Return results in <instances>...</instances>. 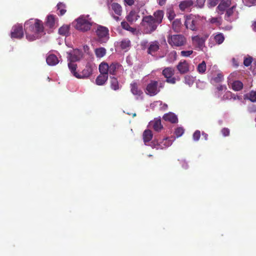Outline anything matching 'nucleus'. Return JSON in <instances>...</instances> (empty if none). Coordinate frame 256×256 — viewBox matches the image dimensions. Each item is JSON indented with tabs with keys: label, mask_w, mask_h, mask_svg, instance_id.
<instances>
[{
	"label": "nucleus",
	"mask_w": 256,
	"mask_h": 256,
	"mask_svg": "<svg viewBox=\"0 0 256 256\" xmlns=\"http://www.w3.org/2000/svg\"><path fill=\"white\" fill-rule=\"evenodd\" d=\"M164 12L162 10H157L153 15L143 16L141 24L144 28V32L146 34H150L154 32L159 24L163 20Z\"/></svg>",
	"instance_id": "obj_1"
},
{
	"label": "nucleus",
	"mask_w": 256,
	"mask_h": 256,
	"mask_svg": "<svg viewBox=\"0 0 256 256\" xmlns=\"http://www.w3.org/2000/svg\"><path fill=\"white\" fill-rule=\"evenodd\" d=\"M26 38L29 41L39 38L44 32L43 22L38 19L30 18L24 24Z\"/></svg>",
	"instance_id": "obj_2"
},
{
	"label": "nucleus",
	"mask_w": 256,
	"mask_h": 256,
	"mask_svg": "<svg viewBox=\"0 0 256 256\" xmlns=\"http://www.w3.org/2000/svg\"><path fill=\"white\" fill-rule=\"evenodd\" d=\"M73 24L75 28L82 32L89 31L95 23L88 14H82L75 20Z\"/></svg>",
	"instance_id": "obj_3"
},
{
	"label": "nucleus",
	"mask_w": 256,
	"mask_h": 256,
	"mask_svg": "<svg viewBox=\"0 0 256 256\" xmlns=\"http://www.w3.org/2000/svg\"><path fill=\"white\" fill-rule=\"evenodd\" d=\"M184 26L187 29L192 31H196L202 24L203 17L198 15L190 14L184 16Z\"/></svg>",
	"instance_id": "obj_4"
},
{
	"label": "nucleus",
	"mask_w": 256,
	"mask_h": 256,
	"mask_svg": "<svg viewBox=\"0 0 256 256\" xmlns=\"http://www.w3.org/2000/svg\"><path fill=\"white\" fill-rule=\"evenodd\" d=\"M164 81L150 80L146 85L145 92L150 96H154L158 94L160 90L164 86Z\"/></svg>",
	"instance_id": "obj_5"
},
{
	"label": "nucleus",
	"mask_w": 256,
	"mask_h": 256,
	"mask_svg": "<svg viewBox=\"0 0 256 256\" xmlns=\"http://www.w3.org/2000/svg\"><path fill=\"white\" fill-rule=\"evenodd\" d=\"M210 82L219 92L223 90V86L222 83L223 80L224 76L222 72L219 71L212 72L210 75ZM219 93L218 94V95Z\"/></svg>",
	"instance_id": "obj_6"
},
{
	"label": "nucleus",
	"mask_w": 256,
	"mask_h": 256,
	"mask_svg": "<svg viewBox=\"0 0 256 256\" xmlns=\"http://www.w3.org/2000/svg\"><path fill=\"white\" fill-rule=\"evenodd\" d=\"M168 42L172 47H180L186 45V38L182 34L169 35Z\"/></svg>",
	"instance_id": "obj_7"
},
{
	"label": "nucleus",
	"mask_w": 256,
	"mask_h": 256,
	"mask_svg": "<svg viewBox=\"0 0 256 256\" xmlns=\"http://www.w3.org/2000/svg\"><path fill=\"white\" fill-rule=\"evenodd\" d=\"M236 73L233 72L231 74L228 78V84L230 88L234 91H240L243 88V83L238 80H236L235 78Z\"/></svg>",
	"instance_id": "obj_8"
},
{
	"label": "nucleus",
	"mask_w": 256,
	"mask_h": 256,
	"mask_svg": "<svg viewBox=\"0 0 256 256\" xmlns=\"http://www.w3.org/2000/svg\"><path fill=\"white\" fill-rule=\"evenodd\" d=\"M96 32L99 42L104 43L107 41L108 38V30L107 28L99 25Z\"/></svg>",
	"instance_id": "obj_9"
},
{
	"label": "nucleus",
	"mask_w": 256,
	"mask_h": 256,
	"mask_svg": "<svg viewBox=\"0 0 256 256\" xmlns=\"http://www.w3.org/2000/svg\"><path fill=\"white\" fill-rule=\"evenodd\" d=\"M162 74L165 78L166 82L171 84H174L176 82V78L174 77V69L172 67L164 68L162 72Z\"/></svg>",
	"instance_id": "obj_10"
},
{
	"label": "nucleus",
	"mask_w": 256,
	"mask_h": 256,
	"mask_svg": "<svg viewBox=\"0 0 256 256\" xmlns=\"http://www.w3.org/2000/svg\"><path fill=\"white\" fill-rule=\"evenodd\" d=\"M236 4H234L230 8L225 9V19L228 21H233L237 18L238 12L236 10Z\"/></svg>",
	"instance_id": "obj_11"
},
{
	"label": "nucleus",
	"mask_w": 256,
	"mask_h": 256,
	"mask_svg": "<svg viewBox=\"0 0 256 256\" xmlns=\"http://www.w3.org/2000/svg\"><path fill=\"white\" fill-rule=\"evenodd\" d=\"M12 38L20 39L24 36L23 28L22 24H16L13 26L10 33Z\"/></svg>",
	"instance_id": "obj_12"
},
{
	"label": "nucleus",
	"mask_w": 256,
	"mask_h": 256,
	"mask_svg": "<svg viewBox=\"0 0 256 256\" xmlns=\"http://www.w3.org/2000/svg\"><path fill=\"white\" fill-rule=\"evenodd\" d=\"M92 66L90 63H88L80 74L75 75V77L78 78H88L92 74Z\"/></svg>",
	"instance_id": "obj_13"
},
{
	"label": "nucleus",
	"mask_w": 256,
	"mask_h": 256,
	"mask_svg": "<svg viewBox=\"0 0 256 256\" xmlns=\"http://www.w3.org/2000/svg\"><path fill=\"white\" fill-rule=\"evenodd\" d=\"M82 56V52L81 50L76 49L72 52L68 54V59L69 61L76 62L79 61Z\"/></svg>",
	"instance_id": "obj_14"
},
{
	"label": "nucleus",
	"mask_w": 256,
	"mask_h": 256,
	"mask_svg": "<svg viewBox=\"0 0 256 256\" xmlns=\"http://www.w3.org/2000/svg\"><path fill=\"white\" fill-rule=\"evenodd\" d=\"M192 44L195 48L199 50H202L204 47V40L199 36H195L192 37Z\"/></svg>",
	"instance_id": "obj_15"
},
{
	"label": "nucleus",
	"mask_w": 256,
	"mask_h": 256,
	"mask_svg": "<svg viewBox=\"0 0 256 256\" xmlns=\"http://www.w3.org/2000/svg\"><path fill=\"white\" fill-rule=\"evenodd\" d=\"M176 68L180 74H184L189 71V64L186 60L180 62Z\"/></svg>",
	"instance_id": "obj_16"
},
{
	"label": "nucleus",
	"mask_w": 256,
	"mask_h": 256,
	"mask_svg": "<svg viewBox=\"0 0 256 256\" xmlns=\"http://www.w3.org/2000/svg\"><path fill=\"white\" fill-rule=\"evenodd\" d=\"M193 4L192 0H184L180 2L178 6L181 11L184 12L188 10Z\"/></svg>",
	"instance_id": "obj_17"
},
{
	"label": "nucleus",
	"mask_w": 256,
	"mask_h": 256,
	"mask_svg": "<svg viewBox=\"0 0 256 256\" xmlns=\"http://www.w3.org/2000/svg\"><path fill=\"white\" fill-rule=\"evenodd\" d=\"M130 92L134 96H140L142 94V90L138 88V84L134 82L130 84Z\"/></svg>",
	"instance_id": "obj_18"
},
{
	"label": "nucleus",
	"mask_w": 256,
	"mask_h": 256,
	"mask_svg": "<svg viewBox=\"0 0 256 256\" xmlns=\"http://www.w3.org/2000/svg\"><path fill=\"white\" fill-rule=\"evenodd\" d=\"M172 144V142L168 138H164L162 142L155 144L154 148L156 150L165 148Z\"/></svg>",
	"instance_id": "obj_19"
},
{
	"label": "nucleus",
	"mask_w": 256,
	"mask_h": 256,
	"mask_svg": "<svg viewBox=\"0 0 256 256\" xmlns=\"http://www.w3.org/2000/svg\"><path fill=\"white\" fill-rule=\"evenodd\" d=\"M48 64L50 66H54L57 64L60 60L58 57L54 54H50L46 59Z\"/></svg>",
	"instance_id": "obj_20"
},
{
	"label": "nucleus",
	"mask_w": 256,
	"mask_h": 256,
	"mask_svg": "<svg viewBox=\"0 0 256 256\" xmlns=\"http://www.w3.org/2000/svg\"><path fill=\"white\" fill-rule=\"evenodd\" d=\"M163 119L165 121H168L172 124H176L178 122V118L172 112L164 114L163 116Z\"/></svg>",
	"instance_id": "obj_21"
},
{
	"label": "nucleus",
	"mask_w": 256,
	"mask_h": 256,
	"mask_svg": "<svg viewBox=\"0 0 256 256\" xmlns=\"http://www.w3.org/2000/svg\"><path fill=\"white\" fill-rule=\"evenodd\" d=\"M122 66V65L118 62H112L109 65L108 74L112 75H116L117 70Z\"/></svg>",
	"instance_id": "obj_22"
},
{
	"label": "nucleus",
	"mask_w": 256,
	"mask_h": 256,
	"mask_svg": "<svg viewBox=\"0 0 256 256\" xmlns=\"http://www.w3.org/2000/svg\"><path fill=\"white\" fill-rule=\"evenodd\" d=\"M110 8L112 10L114 13L118 16H120L122 13V7L116 2H113L110 4Z\"/></svg>",
	"instance_id": "obj_23"
},
{
	"label": "nucleus",
	"mask_w": 256,
	"mask_h": 256,
	"mask_svg": "<svg viewBox=\"0 0 256 256\" xmlns=\"http://www.w3.org/2000/svg\"><path fill=\"white\" fill-rule=\"evenodd\" d=\"M160 48L159 43L157 41L152 42L148 48V52L152 54L157 52Z\"/></svg>",
	"instance_id": "obj_24"
},
{
	"label": "nucleus",
	"mask_w": 256,
	"mask_h": 256,
	"mask_svg": "<svg viewBox=\"0 0 256 256\" xmlns=\"http://www.w3.org/2000/svg\"><path fill=\"white\" fill-rule=\"evenodd\" d=\"M56 20L54 15H49L46 18V26L49 28H52L56 26Z\"/></svg>",
	"instance_id": "obj_25"
},
{
	"label": "nucleus",
	"mask_w": 256,
	"mask_h": 256,
	"mask_svg": "<svg viewBox=\"0 0 256 256\" xmlns=\"http://www.w3.org/2000/svg\"><path fill=\"white\" fill-rule=\"evenodd\" d=\"M108 75L100 74L96 80V83L98 86H102L108 80Z\"/></svg>",
	"instance_id": "obj_26"
},
{
	"label": "nucleus",
	"mask_w": 256,
	"mask_h": 256,
	"mask_svg": "<svg viewBox=\"0 0 256 256\" xmlns=\"http://www.w3.org/2000/svg\"><path fill=\"white\" fill-rule=\"evenodd\" d=\"M143 140L145 144L149 142L152 138V132L150 130H146L143 132Z\"/></svg>",
	"instance_id": "obj_27"
},
{
	"label": "nucleus",
	"mask_w": 256,
	"mask_h": 256,
	"mask_svg": "<svg viewBox=\"0 0 256 256\" xmlns=\"http://www.w3.org/2000/svg\"><path fill=\"white\" fill-rule=\"evenodd\" d=\"M109 65L105 62H102L99 66V71L100 74L106 75L108 74Z\"/></svg>",
	"instance_id": "obj_28"
},
{
	"label": "nucleus",
	"mask_w": 256,
	"mask_h": 256,
	"mask_svg": "<svg viewBox=\"0 0 256 256\" xmlns=\"http://www.w3.org/2000/svg\"><path fill=\"white\" fill-rule=\"evenodd\" d=\"M214 42L218 44H222L224 40V36L222 33H216L212 36Z\"/></svg>",
	"instance_id": "obj_29"
},
{
	"label": "nucleus",
	"mask_w": 256,
	"mask_h": 256,
	"mask_svg": "<svg viewBox=\"0 0 256 256\" xmlns=\"http://www.w3.org/2000/svg\"><path fill=\"white\" fill-rule=\"evenodd\" d=\"M153 128L156 132H160L163 126L161 124L160 118L155 119L153 122Z\"/></svg>",
	"instance_id": "obj_30"
},
{
	"label": "nucleus",
	"mask_w": 256,
	"mask_h": 256,
	"mask_svg": "<svg viewBox=\"0 0 256 256\" xmlns=\"http://www.w3.org/2000/svg\"><path fill=\"white\" fill-rule=\"evenodd\" d=\"M138 16L134 10L130 11L126 16V20L130 22H136L138 20Z\"/></svg>",
	"instance_id": "obj_31"
},
{
	"label": "nucleus",
	"mask_w": 256,
	"mask_h": 256,
	"mask_svg": "<svg viewBox=\"0 0 256 256\" xmlns=\"http://www.w3.org/2000/svg\"><path fill=\"white\" fill-rule=\"evenodd\" d=\"M110 88L114 90L120 88L118 82L115 77H110Z\"/></svg>",
	"instance_id": "obj_32"
},
{
	"label": "nucleus",
	"mask_w": 256,
	"mask_h": 256,
	"mask_svg": "<svg viewBox=\"0 0 256 256\" xmlns=\"http://www.w3.org/2000/svg\"><path fill=\"white\" fill-rule=\"evenodd\" d=\"M68 67L74 76H75V75L78 74V73L76 71L77 64H74V62L70 61L68 64Z\"/></svg>",
	"instance_id": "obj_33"
},
{
	"label": "nucleus",
	"mask_w": 256,
	"mask_h": 256,
	"mask_svg": "<svg viewBox=\"0 0 256 256\" xmlns=\"http://www.w3.org/2000/svg\"><path fill=\"white\" fill-rule=\"evenodd\" d=\"M121 26L122 28L130 31L132 33H134L136 30L135 28L131 27L126 22H121Z\"/></svg>",
	"instance_id": "obj_34"
},
{
	"label": "nucleus",
	"mask_w": 256,
	"mask_h": 256,
	"mask_svg": "<svg viewBox=\"0 0 256 256\" xmlns=\"http://www.w3.org/2000/svg\"><path fill=\"white\" fill-rule=\"evenodd\" d=\"M96 55L98 58L103 57L106 53V50L104 48H100L95 50Z\"/></svg>",
	"instance_id": "obj_35"
},
{
	"label": "nucleus",
	"mask_w": 256,
	"mask_h": 256,
	"mask_svg": "<svg viewBox=\"0 0 256 256\" xmlns=\"http://www.w3.org/2000/svg\"><path fill=\"white\" fill-rule=\"evenodd\" d=\"M130 41L128 38L122 40L120 43V46L122 49L124 50L130 46Z\"/></svg>",
	"instance_id": "obj_36"
},
{
	"label": "nucleus",
	"mask_w": 256,
	"mask_h": 256,
	"mask_svg": "<svg viewBox=\"0 0 256 256\" xmlns=\"http://www.w3.org/2000/svg\"><path fill=\"white\" fill-rule=\"evenodd\" d=\"M70 30V26L68 25L61 26L58 30V33L60 35L66 36L68 34Z\"/></svg>",
	"instance_id": "obj_37"
},
{
	"label": "nucleus",
	"mask_w": 256,
	"mask_h": 256,
	"mask_svg": "<svg viewBox=\"0 0 256 256\" xmlns=\"http://www.w3.org/2000/svg\"><path fill=\"white\" fill-rule=\"evenodd\" d=\"M206 69V63L204 61H202L200 64L197 68V70L199 73L204 74Z\"/></svg>",
	"instance_id": "obj_38"
},
{
	"label": "nucleus",
	"mask_w": 256,
	"mask_h": 256,
	"mask_svg": "<svg viewBox=\"0 0 256 256\" xmlns=\"http://www.w3.org/2000/svg\"><path fill=\"white\" fill-rule=\"evenodd\" d=\"M57 8H58V10H59V11H60L59 15L62 16L66 13V10L65 9L66 6L64 4H63L62 2H59L57 4Z\"/></svg>",
	"instance_id": "obj_39"
},
{
	"label": "nucleus",
	"mask_w": 256,
	"mask_h": 256,
	"mask_svg": "<svg viewBox=\"0 0 256 256\" xmlns=\"http://www.w3.org/2000/svg\"><path fill=\"white\" fill-rule=\"evenodd\" d=\"M166 16L170 21L173 20L176 16V14L174 10L172 8L168 9L166 11Z\"/></svg>",
	"instance_id": "obj_40"
},
{
	"label": "nucleus",
	"mask_w": 256,
	"mask_h": 256,
	"mask_svg": "<svg viewBox=\"0 0 256 256\" xmlns=\"http://www.w3.org/2000/svg\"><path fill=\"white\" fill-rule=\"evenodd\" d=\"M248 98L252 102H256V91H250L248 94Z\"/></svg>",
	"instance_id": "obj_41"
},
{
	"label": "nucleus",
	"mask_w": 256,
	"mask_h": 256,
	"mask_svg": "<svg viewBox=\"0 0 256 256\" xmlns=\"http://www.w3.org/2000/svg\"><path fill=\"white\" fill-rule=\"evenodd\" d=\"M184 82L188 86H191L193 84L194 80L192 76L186 75L184 76Z\"/></svg>",
	"instance_id": "obj_42"
},
{
	"label": "nucleus",
	"mask_w": 256,
	"mask_h": 256,
	"mask_svg": "<svg viewBox=\"0 0 256 256\" xmlns=\"http://www.w3.org/2000/svg\"><path fill=\"white\" fill-rule=\"evenodd\" d=\"M184 131V130L182 128L179 127L176 129L174 131V134H176V138H178L183 134Z\"/></svg>",
	"instance_id": "obj_43"
},
{
	"label": "nucleus",
	"mask_w": 256,
	"mask_h": 256,
	"mask_svg": "<svg viewBox=\"0 0 256 256\" xmlns=\"http://www.w3.org/2000/svg\"><path fill=\"white\" fill-rule=\"evenodd\" d=\"M221 18H212L209 19V22L212 24H216V26H220L222 22H220Z\"/></svg>",
	"instance_id": "obj_44"
},
{
	"label": "nucleus",
	"mask_w": 256,
	"mask_h": 256,
	"mask_svg": "<svg viewBox=\"0 0 256 256\" xmlns=\"http://www.w3.org/2000/svg\"><path fill=\"white\" fill-rule=\"evenodd\" d=\"M253 58L252 56H248V57L244 58V64L246 66H250L252 62Z\"/></svg>",
	"instance_id": "obj_45"
},
{
	"label": "nucleus",
	"mask_w": 256,
	"mask_h": 256,
	"mask_svg": "<svg viewBox=\"0 0 256 256\" xmlns=\"http://www.w3.org/2000/svg\"><path fill=\"white\" fill-rule=\"evenodd\" d=\"M217 8L218 10V13L220 14H223L224 12V1H221Z\"/></svg>",
	"instance_id": "obj_46"
},
{
	"label": "nucleus",
	"mask_w": 256,
	"mask_h": 256,
	"mask_svg": "<svg viewBox=\"0 0 256 256\" xmlns=\"http://www.w3.org/2000/svg\"><path fill=\"white\" fill-rule=\"evenodd\" d=\"M181 25V20L180 19H176L175 20L172 24V26L173 28H178Z\"/></svg>",
	"instance_id": "obj_47"
},
{
	"label": "nucleus",
	"mask_w": 256,
	"mask_h": 256,
	"mask_svg": "<svg viewBox=\"0 0 256 256\" xmlns=\"http://www.w3.org/2000/svg\"><path fill=\"white\" fill-rule=\"evenodd\" d=\"M192 50H182L180 52V54L182 56L184 57H188L190 56L192 54Z\"/></svg>",
	"instance_id": "obj_48"
},
{
	"label": "nucleus",
	"mask_w": 256,
	"mask_h": 256,
	"mask_svg": "<svg viewBox=\"0 0 256 256\" xmlns=\"http://www.w3.org/2000/svg\"><path fill=\"white\" fill-rule=\"evenodd\" d=\"M200 136V130H196L193 134L192 138L194 140L198 141Z\"/></svg>",
	"instance_id": "obj_49"
},
{
	"label": "nucleus",
	"mask_w": 256,
	"mask_h": 256,
	"mask_svg": "<svg viewBox=\"0 0 256 256\" xmlns=\"http://www.w3.org/2000/svg\"><path fill=\"white\" fill-rule=\"evenodd\" d=\"M225 96L226 98H234V100H236V98L238 97L237 96L232 94L229 91L225 92Z\"/></svg>",
	"instance_id": "obj_50"
},
{
	"label": "nucleus",
	"mask_w": 256,
	"mask_h": 256,
	"mask_svg": "<svg viewBox=\"0 0 256 256\" xmlns=\"http://www.w3.org/2000/svg\"><path fill=\"white\" fill-rule=\"evenodd\" d=\"M206 0H196V6L198 8H202L204 5Z\"/></svg>",
	"instance_id": "obj_51"
},
{
	"label": "nucleus",
	"mask_w": 256,
	"mask_h": 256,
	"mask_svg": "<svg viewBox=\"0 0 256 256\" xmlns=\"http://www.w3.org/2000/svg\"><path fill=\"white\" fill-rule=\"evenodd\" d=\"M135 0H124V2L129 6L134 4Z\"/></svg>",
	"instance_id": "obj_52"
},
{
	"label": "nucleus",
	"mask_w": 256,
	"mask_h": 256,
	"mask_svg": "<svg viewBox=\"0 0 256 256\" xmlns=\"http://www.w3.org/2000/svg\"><path fill=\"white\" fill-rule=\"evenodd\" d=\"M232 65L234 67L237 68V67L238 66H239L238 62L237 60H236L235 58H232Z\"/></svg>",
	"instance_id": "obj_53"
},
{
	"label": "nucleus",
	"mask_w": 256,
	"mask_h": 256,
	"mask_svg": "<svg viewBox=\"0 0 256 256\" xmlns=\"http://www.w3.org/2000/svg\"><path fill=\"white\" fill-rule=\"evenodd\" d=\"M232 0H225V8L230 6Z\"/></svg>",
	"instance_id": "obj_54"
},
{
	"label": "nucleus",
	"mask_w": 256,
	"mask_h": 256,
	"mask_svg": "<svg viewBox=\"0 0 256 256\" xmlns=\"http://www.w3.org/2000/svg\"><path fill=\"white\" fill-rule=\"evenodd\" d=\"M158 4L160 6L164 5L166 3V0H158Z\"/></svg>",
	"instance_id": "obj_55"
},
{
	"label": "nucleus",
	"mask_w": 256,
	"mask_h": 256,
	"mask_svg": "<svg viewBox=\"0 0 256 256\" xmlns=\"http://www.w3.org/2000/svg\"><path fill=\"white\" fill-rule=\"evenodd\" d=\"M250 110L251 112H256V106L252 105L251 107L250 108Z\"/></svg>",
	"instance_id": "obj_56"
},
{
	"label": "nucleus",
	"mask_w": 256,
	"mask_h": 256,
	"mask_svg": "<svg viewBox=\"0 0 256 256\" xmlns=\"http://www.w3.org/2000/svg\"><path fill=\"white\" fill-rule=\"evenodd\" d=\"M245 1L250 3V4H256V0H245Z\"/></svg>",
	"instance_id": "obj_57"
},
{
	"label": "nucleus",
	"mask_w": 256,
	"mask_h": 256,
	"mask_svg": "<svg viewBox=\"0 0 256 256\" xmlns=\"http://www.w3.org/2000/svg\"><path fill=\"white\" fill-rule=\"evenodd\" d=\"M230 134V130L228 129L225 128V136Z\"/></svg>",
	"instance_id": "obj_58"
},
{
	"label": "nucleus",
	"mask_w": 256,
	"mask_h": 256,
	"mask_svg": "<svg viewBox=\"0 0 256 256\" xmlns=\"http://www.w3.org/2000/svg\"><path fill=\"white\" fill-rule=\"evenodd\" d=\"M113 17L117 21L119 19H120L119 17L118 16H114Z\"/></svg>",
	"instance_id": "obj_59"
},
{
	"label": "nucleus",
	"mask_w": 256,
	"mask_h": 256,
	"mask_svg": "<svg viewBox=\"0 0 256 256\" xmlns=\"http://www.w3.org/2000/svg\"><path fill=\"white\" fill-rule=\"evenodd\" d=\"M254 29L256 31V21L254 24Z\"/></svg>",
	"instance_id": "obj_60"
},
{
	"label": "nucleus",
	"mask_w": 256,
	"mask_h": 256,
	"mask_svg": "<svg viewBox=\"0 0 256 256\" xmlns=\"http://www.w3.org/2000/svg\"><path fill=\"white\" fill-rule=\"evenodd\" d=\"M230 28H225V30H230Z\"/></svg>",
	"instance_id": "obj_61"
},
{
	"label": "nucleus",
	"mask_w": 256,
	"mask_h": 256,
	"mask_svg": "<svg viewBox=\"0 0 256 256\" xmlns=\"http://www.w3.org/2000/svg\"><path fill=\"white\" fill-rule=\"evenodd\" d=\"M208 135L206 134H205V138H207Z\"/></svg>",
	"instance_id": "obj_62"
},
{
	"label": "nucleus",
	"mask_w": 256,
	"mask_h": 256,
	"mask_svg": "<svg viewBox=\"0 0 256 256\" xmlns=\"http://www.w3.org/2000/svg\"><path fill=\"white\" fill-rule=\"evenodd\" d=\"M136 116V114H134V116Z\"/></svg>",
	"instance_id": "obj_63"
},
{
	"label": "nucleus",
	"mask_w": 256,
	"mask_h": 256,
	"mask_svg": "<svg viewBox=\"0 0 256 256\" xmlns=\"http://www.w3.org/2000/svg\"><path fill=\"white\" fill-rule=\"evenodd\" d=\"M224 130V128H223L222 130V132Z\"/></svg>",
	"instance_id": "obj_64"
}]
</instances>
